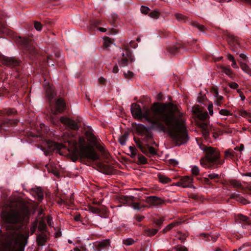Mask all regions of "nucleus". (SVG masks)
<instances>
[{
    "mask_svg": "<svg viewBox=\"0 0 251 251\" xmlns=\"http://www.w3.org/2000/svg\"><path fill=\"white\" fill-rule=\"evenodd\" d=\"M122 56V58L118 61L119 65L122 67L126 66L134 61L133 56L128 49H125V52L123 53Z\"/></svg>",
    "mask_w": 251,
    "mask_h": 251,
    "instance_id": "obj_7",
    "label": "nucleus"
},
{
    "mask_svg": "<svg viewBox=\"0 0 251 251\" xmlns=\"http://www.w3.org/2000/svg\"><path fill=\"white\" fill-rule=\"evenodd\" d=\"M0 60L2 64L5 65L17 66L19 64V62L17 60L5 56H0Z\"/></svg>",
    "mask_w": 251,
    "mask_h": 251,
    "instance_id": "obj_12",
    "label": "nucleus"
},
{
    "mask_svg": "<svg viewBox=\"0 0 251 251\" xmlns=\"http://www.w3.org/2000/svg\"><path fill=\"white\" fill-rule=\"evenodd\" d=\"M146 146L148 148L149 151L151 154L154 155L156 154V151L153 147L149 146L148 144H146Z\"/></svg>",
    "mask_w": 251,
    "mask_h": 251,
    "instance_id": "obj_49",
    "label": "nucleus"
},
{
    "mask_svg": "<svg viewBox=\"0 0 251 251\" xmlns=\"http://www.w3.org/2000/svg\"><path fill=\"white\" fill-rule=\"evenodd\" d=\"M204 156L200 160V164L204 168L211 169L219 167L224 163V160L220 159V151L216 148L205 147L203 149Z\"/></svg>",
    "mask_w": 251,
    "mask_h": 251,
    "instance_id": "obj_4",
    "label": "nucleus"
},
{
    "mask_svg": "<svg viewBox=\"0 0 251 251\" xmlns=\"http://www.w3.org/2000/svg\"><path fill=\"white\" fill-rule=\"evenodd\" d=\"M34 27L36 30L41 31L42 29L43 25L39 22L34 21Z\"/></svg>",
    "mask_w": 251,
    "mask_h": 251,
    "instance_id": "obj_33",
    "label": "nucleus"
},
{
    "mask_svg": "<svg viewBox=\"0 0 251 251\" xmlns=\"http://www.w3.org/2000/svg\"><path fill=\"white\" fill-rule=\"evenodd\" d=\"M229 184L235 188H241L242 186L240 181L236 179H231L229 181Z\"/></svg>",
    "mask_w": 251,
    "mask_h": 251,
    "instance_id": "obj_23",
    "label": "nucleus"
},
{
    "mask_svg": "<svg viewBox=\"0 0 251 251\" xmlns=\"http://www.w3.org/2000/svg\"><path fill=\"white\" fill-rule=\"evenodd\" d=\"M123 243L126 246H130L134 243V241L132 238H128L124 240Z\"/></svg>",
    "mask_w": 251,
    "mask_h": 251,
    "instance_id": "obj_44",
    "label": "nucleus"
},
{
    "mask_svg": "<svg viewBox=\"0 0 251 251\" xmlns=\"http://www.w3.org/2000/svg\"><path fill=\"white\" fill-rule=\"evenodd\" d=\"M99 82L101 84H104L105 82V79L103 77H100L99 78Z\"/></svg>",
    "mask_w": 251,
    "mask_h": 251,
    "instance_id": "obj_62",
    "label": "nucleus"
},
{
    "mask_svg": "<svg viewBox=\"0 0 251 251\" xmlns=\"http://www.w3.org/2000/svg\"><path fill=\"white\" fill-rule=\"evenodd\" d=\"M47 222L49 226H52V218L50 216L47 217Z\"/></svg>",
    "mask_w": 251,
    "mask_h": 251,
    "instance_id": "obj_61",
    "label": "nucleus"
},
{
    "mask_svg": "<svg viewBox=\"0 0 251 251\" xmlns=\"http://www.w3.org/2000/svg\"><path fill=\"white\" fill-rule=\"evenodd\" d=\"M100 167L102 169V170L104 171V173H107V168H108V166L104 164H100Z\"/></svg>",
    "mask_w": 251,
    "mask_h": 251,
    "instance_id": "obj_60",
    "label": "nucleus"
},
{
    "mask_svg": "<svg viewBox=\"0 0 251 251\" xmlns=\"http://www.w3.org/2000/svg\"><path fill=\"white\" fill-rule=\"evenodd\" d=\"M240 67L242 70L251 76V69L248 65L245 63L241 62Z\"/></svg>",
    "mask_w": 251,
    "mask_h": 251,
    "instance_id": "obj_25",
    "label": "nucleus"
},
{
    "mask_svg": "<svg viewBox=\"0 0 251 251\" xmlns=\"http://www.w3.org/2000/svg\"><path fill=\"white\" fill-rule=\"evenodd\" d=\"M114 42V40H112L111 38L105 37L103 38V47L104 49H107L111 45L113 44Z\"/></svg>",
    "mask_w": 251,
    "mask_h": 251,
    "instance_id": "obj_21",
    "label": "nucleus"
},
{
    "mask_svg": "<svg viewBox=\"0 0 251 251\" xmlns=\"http://www.w3.org/2000/svg\"><path fill=\"white\" fill-rule=\"evenodd\" d=\"M219 113L221 115H223V116H229V115H231V113L230 111H229L227 109H221Z\"/></svg>",
    "mask_w": 251,
    "mask_h": 251,
    "instance_id": "obj_41",
    "label": "nucleus"
},
{
    "mask_svg": "<svg viewBox=\"0 0 251 251\" xmlns=\"http://www.w3.org/2000/svg\"><path fill=\"white\" fill-rule=\"evenodd\" d=\"M227 42L231 47L232 48V50H234L235 49H237L240 47L238 39L234 35H229L227 37Z\"/></svg>",
    "mask_w": 251,
    "mask_h": 251,
    "instance_id": "obj_13",
    "label": "nucleus"
},
{
    "mask_svg": "<svg viewBox=\"0 0 251 251\" xmlns=\"http://www.w3.org/2000/svg\"><path fill=\"white\" fill-rule=\"evenodd\" d=\"M208 110L209 111V113L210 115H212L213 114V103L212 102H209L208 106Z\"/></svg>",
    "mask_w": 251,
    "mask_h": 251,
    "instance_id": "obj_51",
    "label": "nucleus"
},
{
    "mask_svg": "<svg viewBox=\"0 0 251 251\" xmlns=\"http://www.w3.org/2000/svg\"><path fill=\"white\" fill-rule=\"evenodd\" d=\"M145 201L147 203L149 206H156L162 205L164 201L160 198L156 196H150L147 198Z\"/></svg>",
    "mask_w": 251,
    "mask_h": 251,
    "instance_id": "obj_9",
    "label": "nucleus"
},
{
    "mask_svg": "<svg viewBox=\"0 0 251 251\" xmlns=\"http://www.w3.org/2000/svg\"><path fill=\"white\" fill-rule=\"evenodd\" d=\"M60 121L63 124L67 126L71 129L77 130L78 126L76 122L70 118L62 117L60 119Z\"/></svg>",
    "mask_w": 251,
    "mask_h": 251,
    "instance_id": "obj_10",
    "label": "nucleus"
},
{
    "mask_svg": "<svg viewBox=\"0 0 251 251\" xmlns=\"http://www.w3.org/2000/svg\"><path fill=\"white\" fill-rule=\"evenodd\" d=\"M131 112L135 119L144 118L150 123L151 128L167 132L176 146L185 144L189 140L185 116L176 104L155 102L151 109L142 112L140 105L134 103L131 105Z\"/></svg>",
    "mask_w": 251,
    "mask_h": 251,
    "instance_id": "obj_1",
    "label": "nucleus"
},
{
    "mask_svg": "<svg viewBox=\"0 0 251 251\" xmlns=\"http://www.w3.org/2000/svg\"><path fill=\"white\" fill-rule=\"evenodd\" d=\"M128 133L125 132L124 134L121 135L119 139V141L122 145H125L127 139Z\"/></svg>",
    "mask_w": 251,
    "mask_h": 251,
    "instance_id": "obj_26",
    "label": "nucleus"
},
{
    "mask_svg": "<svg viewBox=\"0 0 251 251\" xmlns=\"http://www.w3.org/2000/svg\"><path fill=\"white\" fill-rule=\"evenodd\" d=\"M37 222H35L32 223V226L30 228V230H31L32 234H33L35 232V229L37 227Z\"/></svg>",
    "mask_w": 251,
    "mask_h": 251,
    "instance_id": "obj_54",
    "label": "nucleus"
},
{
    "mask_svg": "<svg viewBox=\"0 0 251 251\" xmlns=\"http://www.w3.org/2000/svg\"><path fill=\"white\" fill-rule=\"evenodd\" d=\"M47 226L43 221H40L39 223L38 229L40 231H44L46 228Z\"/></svg>",
    "mask_w": 251,
    "mask_h": 251,
    "instance_id": "obj_34",
    "label": "nucleus"
},
{
    "mask_svg": "<svg viewBox=\"0 0 251 251\" xmlns=\"http://www.w3.org/2000/svg\"><path fill=\"white\" fill-rule=\"evenodd\" d=\"M140 10L142 13L144 14H147L149 12L150 9L147 6H142L141 7Z\"/></svg>",
    "mask_w": 251,
    "mask_h": 251,
    "instance_id": "obj_45",
    "label": "nucleus"
},
{
    "mask_svg": "<svg viewBox=\"0 0 251 251\" xmlns=\"http://www.w3.org/2000/svg\"><path fill=\"white\" fill-rule=\"evenodd\" d=\"M56 107L57 112L62 113L65 109V103L64 100L60 98L58 99L56 102Z\"/></svg>",
    "mask_w": 251,
    "mask_h": 251,
    "instance_id": "obj_14",
    "label": "nucleus"
},
{
    "mask_svg": "<svg viewBox=\"0 0 251 251\" xmlns=\"http://www.w3.org/2000/svg\"><path fill=\"white\" fill-rule=\"evenodd\" d=\"M120 202L123 203H126L128 202L127 197L125 196H120L118 198Z\"/></svg>",
    "mask_w": 251,
    "mask_h": 251,
    "instance_id": "obj_47",
    "label": "nucleus"
},
{
    "mask_svg": "<svg viewBox=\"0 0 251 251\" xmlns=\"http://www.w3.org/2000/svg\"><path fill=\"white\" fill-rule=\"evenodd\" d=\"M158 232V229L154 228H147L145 230V232L147 236H151L154 235Z\"/></svg>",
    "mask_w": 251,
    "mask_h": 251,
    "instance_id": "obj_28",
    "label": "nucleus"
},
{
    "mask_svg": "<svg viewBox=\"0 0 251 251\" xmlns=\"http://www.w3.org/2000/svg\"><path fill=\"white\" fill-rule=\"evenodd\" d=\"M237 218L240 222H243L247 225H251V220L246 216L240 214L237 215Z\"/></svg>",
    "mask_w": 251,
    "mask_h": 251,
    "instance_id": "obj_20",
    "label": "nucleus"
},
{
    "mask_svg": "<svg viewBox=\"0 0 251 251\" xmlns=\"http://www.w3.org/2000/svg\"><path fill=\"white\" fill-rule=\"evenodd\" d=\"M145 217L144 216H141V215H137L135 217L136 220L138 222L142 221L144 219Z\"/></svg>",
    "mask_w": 251,
    "mask_h": 251,
    "instance_id": "obj_59",
    "label": "nucleus"
},
{
    "mask_svg": "<svg viewBox=\"0 0 251 251\" xmlns=\"http://www.w3.org/2000/svg\"><path fill=\"white\" fill-rule=\"evenodd\" d=\"M229 86L232 89H237L238 87V84L236 82H231L229 84Z\"/></svg>",
    "mask_w": 251,
    "mask_h": 251,
    "instance_id": "obj_56",
    "label": "nucleus"
},
{
    "mask_svg": "<svg viewBox=\"0 0 251 251\" xmlns=\"http://www.w3.org/2000/svg\"><path fill=\"white\" fill-rule=\"evenodd\" d=\"M157 176L159 181L162 183H168L171 181V179L170 178L160 174H158Z\"/></svg>",
    "mask_w": 251,
    "mask_h": 251,
    "instance_id": "obj_22",
    "label": "nucleus"
},
{
    "mask_svg": "<svg viewBox=\"0 0 251 251\" xmlns=\"http://www.w3.org/2000/svg\"><path fill=\"white\" fill-rule=\"evenodd\" d=\"M199 127L201 129L202 134L205 138H207L209 136L208 126L206 123H200L198 125Z\"/></svg>",
    "mask_w": 251,
    "mask_h": 251,
    "instance_id": "obj_15",
    "label": "nucleus"
},
{
    "mask_svg": "<svg viewBox=\"0 0 251 251\" xmlns=\"http://www.w3.org/2000/svg\"><path fill=\"white\" fill-rule=\"evenodd\" d=\"M80 157L96 160L99 158L94 149L91 146H81L78 151Z\"/></svg>",
    "mask_w": 251,
    "mask_h": 251,
    "instance_id": "obj_6",
    "label": "nucleus"
},
{
    "mask_svg": "<svg viewBox=\"0 0 251 251\" xmlns=\"http://www.w3.org/2000/svg\"><path fill=\"white\" fill-rule=\"evenodd\" d=\"M192 173L194 176H198L200 173V170L197 166H194L192 169Z\"/></svg>",
    "mask_w": 251,
    "mask_h": 251,
    "instance_id": "obj_43",
    "label": "nucleus"
},
{
    "mask_svg": "<svg viewBox=\"0 0 251 251\" xmlns=\"http://www.w3.org/2000/svg\"><path fill=\"white\" fill-rule=\"evenodd\" d=\"M237 200L239 201L240 202L242 203L243 204H246L247 203H249V202H248L243 197H239V199H238Z\"/></svg>",
    "mask_w": 251,
    "mask_h": 251,
    "instance_id": "obj_57",
    "label": "nucleus"
},
{
    "mask_svg": "<svg viewBox=\"0 0 251 251\" xmlns=\"http://www.w3.org/2000/svg\"><path fill=\"white\" fill-rule=\"evenodd\" d=\"M192 25L196 27L199 30L201 31H204V26L203 25H200L197 22H192L191 23Z\"/></svg>",
    "mask_w": 251,
    "mask_h": 251,
    "instance_id": "obj_31",
    "label": "nucleus"
},
{
    "mask_svg": "<svg viewBox=\"0 0 251 251\" xmlns=\"http://www.w3.org/2000/svg\"><path fill=\"white\" fill-rule=\"evenodd\" d=\"M134 140L136 143L138 147L141 150L142 152L144 153H147L148 152L146 149L142 145V143L139 140H137L136 138H134Z\"/></svg>",
    "mask_w": 251,
    "mask_h": 251,
    "instance_id": "obj_27",
    "label": "nucleus"
},
{
    "mask_svg": "<svg viewBox=\"0 0 251 251\" xmlns=\"http://www.w3.org/2000/svg\"><path fill=\"white\" fill-rule=\"evenodd\" d=\"M211 92L212 93L214 96V97L216 98V97H218L219 96V92H218V89L216 87H212L211 88L210 90Z\"/></svg>",
    "mask_w": 251,
    "mask_h": 251,
    "instance_id": "obj_48",
    "label": "nucleus"
},
{
    "mask_svg": "<svg viewBox=\"0 0 251 251\" xmlns=\"http://www.w3.org/2000/svg\"><path fill=\"white\" fill-rule=\"evenodd\" d=\"M118 71H119L118 66H117V64H116L113 68L112 72L113 73L116 74L118 72Z\"/></svg>",
    "mask_w": 251,
    "mask_h": 251,
    "instance_id": "obj_64",
    "label": "nucleus"
},
{
    "mask_svg": "<svg viewBox=\"0 0 251 251\" xmlns=\"http://www.w3.org/2000/svg\"><path fill=\"white\" fill-rule=\"evenodd\" d=\"M193 179L191 177L185 176L182 177L180 181L176 183L177 186H181L183 188L193 187L195 188L193 185Z\"/></svg>",
    "mask_w": 251,
    "mask_h": 251,
    "instance_id": "obj_8",
    "label": "nucleus"
},
{
    "mask_svg": "<svg viewBox=\"0 0 251 251\" xmlns=\"http://www.w3.org/2000/svg\"><path fill=\"white\" fill-rule=\"evenodd\" d=\"M175 16L176 18L178 20H184L186 18V17L181 14H176Z\"/></svg>",
    "mask_w": 251,
    "mask_h": 251,
    "instance_id": "obj_53",
    "label": "nucleus"
},
{
    "mask_svg": "<svg viewBox=\"0 0 251 251\" xmlns=\"http://www.w3.org/2000/svg\"><path fill=\"white\" fill-rule=\"evenodd\" d=\"M167 50L172 54H174L178 51V48L175 46L169 47Z\"/></svg>",
    "mask_w": 251,
    "mask_h": 251,
    "instance_id": "obj_30",
    "label": "nucleus"
},
{
    "mask_svg": "<svg viewBox=\"0 0 251 251\" xmlns=\"http://www.w3.org/2000/svg\"><path fill=\"white\" fill-rule=\"evenodd\" d=\"M136 129L138 133L143 136L149 131V128L142 124L137 125Z\"/></svg>",
    "mask_w": 251,
    "mask_h": 251,
    "instance_id": "obj_16",
    "label": "nucleus"
},
{
    "mask_svg": "<svg viewBox=\"0 0 251 251\" xmlns=\"http://www.w3.org/2000/svg\"><path fill=\"white\" fill-rule=\"evenodd\" d=\"M216 100H215L214 103L217 106H220L222 103V101L224 100V98L222 96L219 95L216 97Z\"/></svg>",
    "mask_w": 251,
    "mask_h": 251,
    "instance_id": "obj_35",
    "label": "nucleus"
},
{
    "mask_svg": "<svg viewBox=\"0 0 251 251\" xmlns=\"http://www.w3.org/2000/svg\"><path fill=\"white\" fill-rule=\"evenodd\" d=\"M124 76L126 78H131L134 76V73L131 71H127V73H124Z\"/></svg>",
    "mask_w": 251,
    "mask_h": 251,
    "instance_id": "obj_50",
    "label": "nucleus"
},
{
    "mask_svg": "<svg viewBox=\"0 0 251 251\" xmlns=\"http://www.w3.org/2000/svg\"><path fill=\"white\" fill-rule=\"evenodd\" d=\"M226 57L230 61L232 62L234 60H235V59L234 58V57L232 55L230 54H228L227 55H226Z\"/></svg>",
    "mask_w": 251,
    "mask_h": 251,
    "instance_id": "obj_63",
    "label": "nucleus"
},
{
    "mask_svg": "<svg viewBox=\"0 0 251 251\" xmlns=\"http://www.w3.org/2000/svg\"><path fill=\"white\" fill-rule=\"evenodd\" d=\"M90 210L94 213H99L100 212V209L96 207H90Z\"/></svg>",
    "mask_w": 251,
    "mask_h": 251,
    "instance_id": "obj_52",
    "label": "nucleus"
},
{
    "mask_svg": "<svg viewBox=\"0 0 251 251\" xmlns=\"http://www.w3.org/2000/svg\"><path fill=\"white\" fill-rule=\"evenodd\" d=\"M129 148L131 153V156L132 157H134L137 154V149L135 147L132 146H130Z\"/></svg>",
    "mask_w": 251,
    "mask_h": 251,
    "instance_id": "obj_42",
    "label": "nucleus"
},
{
    "mask_svg": "<svg viewBox=\"0 0 251 251\" xmlns=\"http://www.w3.org/2000/svg\"><path fill=\"white\" fill-rule=\"evenodd\" d=\"M225 157L226 158H230V159H232L234 157V153L231 151L230 149L226 150L225 151Z\"/></svg>",
    "mask_w": 251,
    "mask_h": 251,
    "instance_id": "obj_32",
    "label": "nucleus"
},
{
    "mask_svg": "<svg viewBox=\"0 0 251 251\" xmlns=\"http://www.w3.org/2000/svg\"><path fill=\"white\" fill-rule=\"evenodd\" d=\"M6 247L3 251H24L27 243L28 233L20 234L18 230H10L6 232Z\"/></svg>",
    "mask_w": 251,
    "mask_h": 251,
    "instance_id": "obj_3",
    "label": "nucleus"
},
{
    "mask_svg": "<svg viewBox=\"0 0 251 251\" xmlns=\"http://www.w3.org/2000/svg\"><path fill=\"white\" fill-rule=\"evenodd\" d=\"M219 68L221 70L222 72L224 73L225 74L230 77H232V71L230 69L226 68L224 66H221Z\"/></svg>",
    "mask_w": 251,
    "mask_h": 251,
    "instance_id": "obj_24",
    "label": "nucleus"
},
{
    "mask_svg": "<svg viewBox=\"0 0 251 251\" xmlns=\"http://www.w3.org/2000/svg\"><path fill=\"white\" fill-rule=\"evenodd\" d=\"M208 177L210 178V179H214V178H219V175L218 174H209L208 175Z\"/></svg>",
    "mask_w": 251,
    "mask_h": 251,
    "instance_id": "obj_58",
    "label": "nucleus"
},
{
    "mask_svg": "<svg viewBox=\"0 0 251 251\" xmlns=\"http://www.w3.org/2000/svg\"><path fill=\"white\" fill-rule=\"evenodd\" d=\"M45 89L46 96L50 100L52 99L54 96V90L52 87L48 84L47 86H45Z\"/></svg>",
    "mask_w": 251,
    "mask_h": 251,
    "instance_id": "obj_18",
    "label": "nucleus"
},
{
    "mask_svg": "<svg viewBox=\"0 0 251 251\" xmlns=\"http://www.w3.org/2000/svg\"><path fill=\"white\" fill-rule=\"evenodd\" d=\"M9 211H3L1 217L3 221L7 223L21 224L28 217L29 210L27 206L23 202L18 201L10 205Z\"/></svg>",
    "mask_w": 251,
    "mask_h": 251,
    "instance_id": "obj_2",
    "label": "nucleus"
},
{
    "mask_svg": "<svg viewBox=\"0 0 251 251\" xmlns=\"http://www.w3.org/2000/svg\"><path fill=\"white\" fill-rule=\"evenodd\" d=\"M181 224L180 222H174L167 226L162 231L163 233H166L168 231H170L174 227L178 226Z\"/></svg>",
    "mask_w": 251,
    "mask_h": 251,
    "instance_id": "obj_17",
    "label": "nucleus"
},
{
    "mask_svg": "<svg viewBox=\"0 0 251 251\" xmlns=\"http://www.w3.org/2000/svg\"><path fill=\"white\" fill-rule=\"evenodd\" d=\"M198 118L201 120H205L208 117V114L206 112H201L198 114Z\"/></svg>",
    "mask_w": 251,
    "mask_h": 251,
    "instance_id": "obj_37",
    "label": "nucleus"
},
{
    "mask_svg": "<svg viewBox=\"0 0 251 251\" xmlns=\"http://www.w3.org/2000/svg\"><path fill=\"white\" fill-rule=\"evenodd\" d=\"M145 136V137L143 139V141L145 143L147 142H150L151 141H152V134L151 132L149 131L148 133L145 134L144 135Z\"/></svg>",
    "mask_w": 251,
    "mask_h": 251,
    "instance_id": "obj_29",
    "label": "nucleus"
},
{
    "mask_svg": "<svg viewBox=\"0 0 251 251\" xmlns=\"http://www.w3.org/2000/svg\"><path fill=\"white\" fill-rule=\"evenodd\" d=\"M164 220V218H159L158 219L154 220L153 222L156 225L158 226H160L162 225Z\"/></svg>",
    "mask_w": 251,
    "mask_h": 251,
    "instance_id": "obj_46",
    "label": "nucleus"
},
{
    "mask_svg": "<svg viewBox=\"0 0 251 251\" xmlns=\"http://www.w3.org/2000/svg\"><path fill=\"white\" fill-rule=\"evenodd\" d=\"M78 143H79V148L81 146H84V144L85 143V138L83 137H80L79 138Z\"/></svg>",
    "mask_w": 251,
    "mask_h": 251,
    "instance_id": "obj_55",
    "label": "nucleus"
},
{
    "mask_svg": "<svg viewBox=\"0 0 251 251\" xmlns=\"http://www.w3.org/2000/svg\"><path fill=\"white\" fill-rule=\"evenodd\" d=\"M175 251H188L187 248L182 245H178L174 248Z\"/></svg>",
    "mask_w": 251,
    "mask_h": 251,
    "instance_id": "obj_39",
    "label": "nucleus"
},
{
    "mask_svg": "<svg viewBox=\"0 0 251 251\" xmlns=\"http://www.w3.org/2000/svg\"><path fill=\"white\" fill-rule=\"evenodd\" d=\"M138 162L139 163L142 164H145L147 163V159L146 158V157L142 155H139V157H138Z\"/></svg>",
    "mask_w": 251,
    "mask_h": 251,
    "instance_id": "obj_40",
    "label": "nucleus"
},
{
    "mask_svg": "<svg viewBox=\"0 0 251 251\" xmlns=\"http://www.w3.org/2000/svg\"><path fill=\"white\" fill-rule=\"evenodd\" d=\"M62 139L64 143H68V151L72 153V161H76L80 155L76 148V142L74 140L72 134L70 132H66L62 136Z\"/></svg>",
    "mask_w": 251,
    "mask_h": 251,
    "instance_id": "obj_5",
    "label": "nucleus"
},
{
    "mask_svg": "<svg viewBox=\"0 0 251 251\" xmlns=\"http://www.w3.org/2000/svg\"><path fill=\"white\" fill-rule=\"evenodd\" d=\"M37 243L38 246H43L47 242V236L45 234H41L37 237Z\"/></svg>",
    "mask_w": 251,
    "mask_h": 251,
    "instance_id": "obj_19",
    "label": "nucleus"
},
{
    "mask_svg": "<svg viewBox=\"0 0 251 251\" xmlns=\"http://www.w3.org/2000/svg\"><path fill=\"white\" fill-rule=\"evenodd\" d=\"M131 206L134 209L138 210H140L142 207H145V206L141 205L140 203L135 202L131 204Z\"/></svg>",
    "mask_w": 251,
    "mask_h": 251,
    "instance_id": "obj_38",
    "label": "nucleus"
},
{
    "mask_svg": "<svg viewBox=\"0 0 251 251\" xmlns=\"http://www.w3.org/2000/svg\"><path fill=\"white\" fill-rule=\"evenodd\" d=\"M160 15V13L157 10H154V11L151 12L149 14V16L151 18H154V19L158 18L159 17Z\"/></svg>",
    "mask_w": 251,
    "mask_h": 251,
    "instance_id": "obj_36",
    "label": "nucleus"
},
{
    "mask_svg": "<svg viewBox=\"0 0 251 251\" xmlns=\"http://www.w3.org/2000/svg\"><path fill=\"white\" fill-rule=\"evenodd\" d=\"M110 246V242L109 239H105L97 242L95 245L96 251H101L102 250L108 248Z\"/></svg>",
    "mask_w": 251,
    "mask_h": 251,
    "instance_id": "obj_11",
    "label": "nucleus"
}]
</instances>
